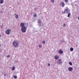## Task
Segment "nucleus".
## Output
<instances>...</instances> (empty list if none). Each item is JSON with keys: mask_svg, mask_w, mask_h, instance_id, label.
<instances>
[{"mask_svg": "<svg viewBox=\"0 0 79 79\" xmlns=\"http://www.w3.org/2000/svg\"><path fill=\"white\" fill-rule=\"evenodd\" d=\"M8 57H9V58H10V55H8L6 56V58H8Z\"/></svg>", "mask_w": 79, "mask_h": 79, "instance_id": "393cba45", "label": "nucleus"}, {"mask_svg": "<svg viewBox=\"0 0 79 79\" xmlns=\"http://www.w3.org/2000/svg\"><path fill=\"white\" fill-rule=\"evenodd\" d=\"M73 70V68L72 67H70L68 68L69 71H72Z\"/></svg>", "mask_w": 79, "mask_h": 79, "instance_id": "1a4fd4ad", "label": "nucleus"}, {"mask_svg": "<svg viewBox=\"0 0 79 79\" xmlns=\"http://www.w3.org/2000/svg\"><path fill=\"white\" fill-rule=\"evenodd\" d=\"M62 63L63 61H62V60H61V59H59L57 61V63L59 65L61 64H62Z\"/></svg>", "mask_w": 79, "mask_h": 79, "instance_id": "20e7f679", "label": "nucleus"}, {"mask_svg": "<svg viewBox=\"0 0 79 79\" xmlns=\"http://www.w3.org/2000/svg\"><path fill=\"white\" fill-rule=\"evenodd\" d=\"M15 18L16 19H18V15L16 14H15Z\"/></svg>", "mask_w": 79, "mask_h": 79, "instance_id": "9b49d317", "label": "nucleus"}, {"mask_svg": "<svg viewBox=\"0 0 79 79\" xmlns=\"http://www.w3.org/2000/svg\"><path fill=\"white\" fill-rule=\"evenodd\" d=\"M70 11V10H69V8H68L67 7H66V9H64V12H66L67 14L69 13Z\"/></svg>", "mask_w": 79, "mask_h": 79, "instance_id": "423d86ee", "label": "nucleus"}, {"mask_svg": "<svg viewBox=\"0 0 79 79\" xmlns=\"http://www.w3.org/2000/svg\"><path fill=\"white\" fill-rule=\"evenodd\" d=\"M13 46L15 48L19 46V43L16 41H14L13 43Z\"/></svg>", "mask_w": 79, "mask_h": 79, "instance_id": "f03ea898", "label": "nucleus"}, {"mask_svg": "<svg viewBox=\"0 0 79 79\" xmlns=\"http://www.w3.org/2000/svg\"><path fill=\"white\" fill-rule=\"evenodd\" d=\"M4 2L3 0H0V3L1 4H3V3Z\"/></svg>", "mask_w": 79, "mask_h": 79, "instance_id": "f8f14e48", "label": "nucleus"}, {"mask_svg": "<svg viewBox=\"0 0 79 79\" xmlns=\"http://www.w3.org/2000/svg\"><path fill=\"white\" fill-rule=\"evenodd\" d=\"M78 20H79V17H78Z\"/></svg>", "mask_w": 79, "mask_h": 79, "instance_id": "c756f323", "label": "nucleus"}, {"mask_svg": "<svg viewBox=\"0 0 79 79\" xmlns=\"http://www.w3.org/2000/svg\"><path fill=\"white\" fill-rule=\"evenodd\" d=\"M70 16H71V13L69 12V13H68L67 17H68V18H69V17H70Z\"/></svg>", "mask_w": 79, "mask_h": 79, "instance_id": "ddd939ff", "label": "nucleus"}, {"mask_svg": "<svg viewBox=\"0 0 79 79\" xmlns=\"http://www.w3.org/2000/svg\"><path fill=\"white\" fill-rule=\"evenodd\" d=\"M64 2L65 3H68V0H64Z\"/></svg>", "mask_w": 79, "mask_h": 79, "instance_id": "6ab92c4d", "label": "nucleus"}, {"mask_svg": "<svg viewBox=\"0 0 79 79\" xmlns=\"http://www.w3.org/2000/svg\"><path fill=\"white\" fill-rule=\"evenodd\" d=\"M60 6H61L62 7H64V3L63 2H62L60 3Z\"/></svg>", "mask_w": 79, "mask_h": 79, "instance_id": "9d476101", "label": "nucleus"}, {"mask_svg": "<svg viewBox=\"0 0 79 79\" xmlns=\"http://www.w3.org/2000/svg\"><path fill=\"white\" fill-rule=\"evenodd\" d=\"M15 66H13L12 68V71H14V70H15Z\"/></svg>", "mask_w": 79, "mask_h": 79, "instance_id": "dca6fc26", "label": "nucleus"}, {"mask_svg": "<svg viewBox=\"0 0 79 79\" xmlns=\"http://www.w3.org/2000/svg\"><path fill=\"white\" fill-rule=\"evenodd\" d=\"M62 13H63V14H64L65 13H66V12H64H64H63V11H62Z\"/></svg>", "mask_w": 79, "mask_h": 79, "instance_id": "5701e85b", "label": "nucleus"}, {"mask_svg": "<svg viewBox=\"0 0 79 79\" xmlns=\"http://www.w3.org/2000/svg\"><path fill=\"white\" fill-rule=\"evenodd\" d=\"M73 50H74V48H70V51H71V52H73Z\"/></svg>", "mask_w": 79, "mask_h": 79, "instance_id": "2eb2a0df", "label": "nucleus"}, {"mask_svg": "<svg viewBox=\"0 0 79 79\" xmlns=\"http://www.w3.org/2000/svg\"><path fill=\"white\" fill-rule=\"evenodd\" d=\"M61 44H62V43H63V42H64V41L63 40H62L61 41Z\"/></svg>", "mask_w": 79, "mask_h": 79, "instance_id": "4be33fe9", "label": "nucleus"}, {"mask_svg": "<svg viewBox=\"0 0 79 79\" xmlns=\"http://www.w3.org/2000/svg\"><path fill=\"white\" fill-rule=\"evenodd\" d=\"M14 78L15 79H17V76H14Z\"/></svg>", "mask_w": 79, "mask_h": 79, "instance_id": "a211bd4d", "label": "nucleus"}, {"mask_svg": "<svg viewBox=\"0 0 79 79\" xmlns=\"http://www.w3.org/2000/svg\"><path fill=\"white\" fill-rule=\"evenodd\" d=\"M69 65H70V66H72V65H73V64H72V62H70L69 63Z\"/></svg>", "mask_w": 79, "mask_h": 79, "instance_id": "f3484780", "label": "nucleus"}, {"mask_svg": "<svg viewBox=\"0 0 79 79\" xmlns=\"http://www.w3.org/2000/svg\"><path fill=\"white\" fill-rule=\"evenodd\" d=\"M1 35H0V37H1Z\"/></svg>", "mask_w": 79, "mask_h": 79, "instance_id": "7c9ffc66", "label": "nucleus"}, {"mask_svg": "<svg viewBox=\"0 0 79 79\" xmlns=\"http://www.w3.org/2000/svg\"><path fill=\"white\" fill-rule=\"evenodd\" d=\"M2 46V45H1V44H0V47H1Z\"/></svg>", "mask_w": 79, "mask_h": 79, "instance_id": "c85d7f7f", "label": "nucleus"}, {"mask_svg": "<svg viewBox=\"0 0 79 79\" xmlns=\"http://www.w3.org/2000/svg\"><path fill=\"white\" fill-rule=\"evenodd\" d=\"M7 76L6 74H4V76Z\"/></svg>", "mask_w": 79, "mask_h": 79, "instance_id": "cd10ccee", "label": "nucleus"}, {"mask_svg": "<svg viewBox=\"0 0 79 79\" xmlns=\"http://www.w3.org/2000/svg\"><path fill=\"white\" fill-rule=\"evenodd\" d=\"M51 2H52V3H54V0H51Z\"/></svg>", "mask_w": 79, "mask_h": 79, "instance_id": "412c9836", "label": "nucleus"}, {"mask_svg": "<svg viewBox=\"0 0 79 79\" xmlns=\"http://www.w3.org/2000/svg\"><path fill=\"white\" fill-rule=\"evenodd\" d=\"M63 52V51L61 49H60L58 50V53H60V55H61V54H62Z\"/></svg>", "mask_w": 79, "mask_h": 79, "instance_id": "6e6552de", "label": "nucleus"}, {"mask_svg": "<svg viewBox=\"0 0 79 79\" xmlns=\"http://www.w3.org/2000/svg\"><path fill=\"white\" fill-rule=\"evenodd\" d=\"M20 26L21 27V31L25 33L26 32L27 29L28 27V24L27 23H21Z\"/></svg>", "mask_w": 79, "mask_h": 79, "instance_id": "f257e3e1", "label": "nucleus"}, {"mask_svg": "<svg viewBox=\"0 0 79 79\" xmlns=\"http://www.w3.org/2000/svg\"><path fill=\"white\" fill-rule=\"evenodd\" d=\"M63 26H64V27H65V26H66V25H65V24H64L63 25Z\"/></svg>", "mask_w": 79, "mask_h": 79, "instance_id": "a878e982", "label": "nucleus"}, {"mask_svg": "<svg viewBox=\"0 0 79 79\" xmlns=\"http://www.w3.org/2000/svg\"><path fill=\"white\" fill-rule=\"evenodd\" d=\"M39 47H40V48H41V47H42V46L41 45H39Z\"/></svg>", "mask_w": 79, "mask_h": 79, "instance_id": "b1692460", "label": "nucleus"}, {"mask_svg": "<svg viewBox=\"0 0 79 79\" xmlns=\"http://www.w3.org/2000/svg\"><path fill=\"white\" fill-rule=\"evenodd\" d=\"M37 14H34L33 16L34 18H36V17H37Z\"/></svg>", "mask_w": 79, "mask_h": 79, "instance_id": "4468645a", "label": "nucleus"}, {"mask_svg": "<svg viewBox=\"0 0 79 79\" xmlns=\"http://www.w3.org/2000/svg\"><path fill=\"white\" fill-rule=\"evenodd\" d=\"M42 43H43V44H45V40H44L43 41V42H42Z\"/></svg>", "mask_w": 79, "mask_h": 79, "instance_id": "aec40b11", "label": "nucleus"}, {"mask_svg": "<svg viewBox=\"0 0 79 79\" xmlns=\"http://www.w3.org/2000/svg\"><path fill=\"white\" fill-rule=\"evenodd\" d=\"M48 66H50V64H48Z\"/></svg>", "mask_w": 79, "mask_h": 79, "instance_id": "bb28decb", "label": "nucleus"}, {"mask_svg": "<svg viewBox=\"0 0 79 79\" xmlns=\"http://www.w3.org/2000/svg\"><path fill=\"white\" fill-rule=\"evenodd\" d=\"M54 58L55 60H58L59 59V56L56 55L54 56Z\"/></svg>", "mask_w": 79, "mask_h": 79, "instance_id": "0eeeda50", "label": "nucleus"}, {"mask_svg": "<svg viewBox=\"0 0 79 79\" xmlns=\"http://www.w3.org/2000/svg\"><path fill=\"white\" fill-rule=\"evenodd\" d=\"M38 25H39V26H43L42 22V20L38 19Z\"/></svg>", "mask_w": 79, "mask_h": 79, "instance_id": "7ed1b4c3", "label": "nucleus"}, {"mask_svg": "<svg viewBox=\"0 0 79 79\" xmlns=\"http://www.w3.org/2000/svg\"><path fill=\"white\" fill-rule=\"evenodd\" d=\"M10 32H11V30L10 29H7L6 31V34L7 35H9L10 34Z\"/></svg>", "mask_w": 79, "mask_h": 79, "instance_id": "39448f33", "label": "nucleus"}]
</instances>
